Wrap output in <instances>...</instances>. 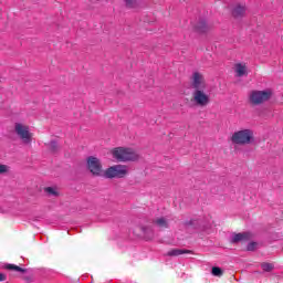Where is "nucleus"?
I'll use <instances>...</instances> for the list:
<instances>
[{"mask_svg":"<svg viewBox=\"0 0 283 283\" xmlns=\"http://www.w3.org/2000/svg\"><path fill=\"white\" fill-rule=\"evenodd\" d=\"M191 101L197 107H207L211 103V96L205 90H195Z\"/></svg>","mask_w":283,"mask_h":283,"instance_id":"nucleus-5","label":"nucleus"},{"mask_svg":"<svg viewBox=\"0 0 283 283\" xmlns=\"http://www.w3.org/2000/svg\"><path fill=\"white\" fill-rule=\"evenodd\" d=\"M261 269L263 271H265V273H271V271H273V269H275V266L273 265V263L263 262V263H261Z\"/></svg>","mask_w":283,"mask_h":283,"instance_id":"nucleus-18","label":"nucleus"},{"mask_svg":"<svg viewBox=\"0 0 283 283\" xmlns=\"http://www.w3.org/2000/svg\"><path fill=\"white\" fill-rule=\"evenodd\" d=\"M4 269H7L8 271H14L15 273H28V270L15 264H7Z\"/></svg>","mask_w":283,"mask_h":283,"instance_id":"nucleus-16","label":"nucleus"},{"mask_svg":"<svg viewBox=\"0 0 283 283\" xmlns=\"http://www.w3.org/2000/svg\"><path fill=\"white\" fill-rule=\"evenodd\" d=\"M151 224L157 229H169V219L167 217H157L151 220Z\"/></svg>","mask_w":283,"mask_h":283,"instance_id":"nucleus-9","label":"nucleus"},{"mask_svg":"<svg viewBox=\"0 0 283 283\" xmlns=\"http://www.w3.org/2000/svg\"><path fill=\"white\" fill-rule=\"evenodd\" d=\"M192 88L196 90H207V82L205 76L199 72L192 74Z\"/></svg>","mask_w":283,"mask_h":283,"instance_id":"nucleus-8","label":"nucleus"},{"mask_svg":"<svg viewBox=\"0 0 283 283\" xmlns=\"http://www.w3.org/2000/svg\"><path fill=\"white\" fill-rule=\"evenodd\" d=\"M97 1H98V0H86V3H87L88 6H94V4H96Z\"/></svg>","mask_w":283,"mask_h":283,"instance_id":"nucleus-24","label":"nucleus"},{"mask_svg":"<svg viewBox=\"0 0 283 283\" xmlns=\"http://www.w3.org/2000/svg\"><path fill=\"white\" fill-rule=\"evenodd\" d=\"M195 29L197 32H200V34H205L211 30V25L207 24V21L200 20L196 25Z\"/></svg>","mask_w":283,"mask_h":283,"instance_id":"nucleus-12","label":"nucleus"},{"mask_svg":"<svg viewBox=\"0 0 283 283\" xmlns=\"http://www.w3.org/2000/svg\"><path fill=\"white\" fill-rule=\"evenodd\" d=\"M223 273L224 272L222 271V269L218 266L212 268V275H214L216 277H222Z\"/></svg>","mask_w":283,"mask_h":283,"instance_id":"nucleus-20","label":"nucleus"},{"mask_svg":"<svg viewBox=\"0 0 283 283\" xmlns=\"http://www.w3.org/2000/svg\"><path fill=\"white\" fill-rule=\"evenodd\" d=\"M255 140V134L250 128L237 130L231 136L233 145H251Z\"/></svg>","mask_w":283,"mask_h":283,"instance_id":"nucleus-2","label":"nucleus"},{"mask_svg":"<svg viewBox=\"0 0 283 283\" xmlns=\"http://www.w3.org/2000/svg\"><path fill=\"white\" fill-rule=\"evenodd\" d=\"M0 282H6V274L0 273Z\"/></svg>","mask_w":283,"mask_h":283,"instance_id":"nucleus-25","label":"nucleus"},{"mask_svg":"<svg viewBox=\"0 0 283 283\" xmlns=\"http://www.w3.org/2000/svg\"><path fill=\"white\" fill-rule=\"evenodd\" d=\"M13 132L20 137L24 145H30V143H32V133H30V126L23 123H15L13 126Z\"/></svg>","mask_w":283,"mask_h":283,"instance_id":"nucleus-3","label":"nucleus"},{"mask_svg":"<svg viewBox=\"0 0 283 283\" xmlns=\"http://www.w3.org/2000/svg\"><path fill=\"white\" fill-rule=\"evenodd\" d=\"M271 98V92L269 91H252L249 94V101L251 105H262Z\"/></svg>","mask_w":283,"mask_h":283,"instance_id":"nucleus-6","label":"nucleus"},{"mask_svg":"<svg viewBox=\"0 0 283 283\" xmlns=\"http://www.w3.org/2000/svg\"><path fill=\"white\" fill-rule=\"evenodd\" d=\"M251 238H253V234H251V232L237 233L233 235L231 242L233 244H238V242H249Z\"/></svg>","mask_w":283,"mask_h":283,"instance_id":"nucleus-10","label":"nucleus"},{"mask_svg":"<svg viewBox=\"0 0 283 283\" xmlns=\"http://www.w3.org/2000/svg\"><path fill=\"white\" fill-rule=\"evenodd\" d=\"M126 8L134 9L138 7L137 0H124Z\"/></svg>","mask_w":283,"mask_h":283,"instance_id":"nucleus-19","label":"nucleus"},{"mask_svg":"<svg viewBox=\"0 0 283 283\" xmlns=\"http://www.w3.org/2000/svg\"><path fill=\"white\" fill-rule=\"evenodd\" d=\"M111 154L116 163H136V160H140V155L134 148L116 147L111 150Z\"/></svg>","mask_w":283,"mask_h":283,"instance_id":"nucleus-1","label":"nucleus"},{"mask_svg":"<svg viewBox=\"0 0 283 283\" xmlns=\"http://www.w3.org/2000/svg\"><path fill=\"white\" fill-rule=\"evenodd\" d=\"M9 169L8 165L0 164V174H8Z\"/></svg>","mask_w":283,"mask_h":283,"instance_id":"nucleus-22","label":"nucleus"},{"mask_svg":"<svg viewBox=\"0 0 283 283\" xmlns=\"http://www.w3.org/2000/svg\"><path fill=\"white\" fill-rule=\"evenodd\" d=\"M185 253H191L190 250H182V249H174V250H170L167 255H169L170 258H174V256H178V255H185Z\"/></svg>","mask_w":283,"mask_h":283,"instance_id":"nucleus-17","label":"nucleus"},{"mask_svg":"<svg viewBox=\"0 0 283 283\" xmlns=\"http://www.w3.org/2000/svg\"><path fill=\"white\" fill-rule=\"evenodd\" d=\"M127 174H129V170L126 165H115L108 167L104 176L105 178H125Z\"/></svg>","mask_w":283,"mask_h":283,"instance_id":"nucleus-4","label":"nucleus"},{"mask_svg":"<svg viewBox=\"0 0 283 283\" xmlns=\"http://www.w3.org/2000/svg\"><path fill=\"white\" fill-rule=\"evenodd\" d=\"M50 150L54 153L59 151V144L56 142H51L50 143Z\"/></svg>","mask_w":283,"mask_h":283,"instance_id":"nucleus-21","label":"nucleus"},{"mask_svg":"<svg viewBox=\"0 0 283 283\" xmlns=\"http://www.w3.org/2000/svg\"><path fill=\"white\" fill-rule=\"evenodd\" d=\"M44 193H46V196H49V198H59V196H61V193L59 192L57 188L54 187H46L44 188Z\"/></svg>","mask_w":283,"mask_h":283,"instance_id":"nucleus-15","label":"nucleus"},{"mask_svg":"<svg viewBox=\"0 0 283 283\" xmlns=\"http://www.w3.org/2000/svg\"><path fill=\"white\" fill-rule=\"evenodd\" d=\"M249 251H255V249H258V243L256 242H251L248 244L247 248Z\"/></svg>","mask_w":283,"mask_h":283,"instance_id":"nucleus-23","label":"nucleus"},{"mask_svg":"<svg viewBox=\"0 0 283 283\" xmlns=\"http://www.w3.org/2000/svg\"><path fill=\"white\" fill-rule=\"evenodd\" d=\"M234 72L237 76H247V64L238 63L234 65Z\"/></svg>","mask_w":283,"mask_h":283,"instance_id":"nucleus-14","label":"nucleus"},{"mask_svg":"<svg viewBox=\"0 0 283 283\" xmlns=\"http://www.w3.org/2000/svg\"><path fill=\"white\" fill-rule=\"evenodd\" d=\"M86 167L93 176H101V174H103V165L101 164V159L94 156L87 157Z\"/></svg>","mask_w":283,"mask_h":283,"instance_id":"nucleus-7","label":"nucleus"},{"mask_svg":"<svg viewBox=\"0 0 283 283\" xmlns=\"http://www.w3.org/2000/svg\"><path fill=\"white\" fill-rule=\"evenodd\" d=\"M193 222H196L195 220H190L189 222H186V227H189L191 224H193Z\"/></svg>","mask_w":283,"mask_h":283,"instance_id":"nucleus-26","label":"nucleus"},{"mask_svg":"<svg viewBox=\"0 0 283 283\" xmlns=\"http://www.w3.org/2000/svg\"><path fill=\"white\" fill-rule=\"evenodd\" d=\"M140 229L145 240H154V229L151 227L142 226Z\"/></svg>","mask_w":283,"mask_h":283,"instance_id":"nucleus-13","label":"nucleus"},{"mask_svg":"<svg viewBox=\"0 0 283 283\" xmlns=\"http://www.w3.org/2000/svg\"><path fill=\"white\" fill-rule=\"evenodd\" d=\"M245 14H247V7L245 6L237 4L232 9V17H234V19H242V17H244Z\"/></svg>","mask_w":283,"mask_h":283,"instance_id":"nucleus-11","label":"nucleus"}]
</instances>
